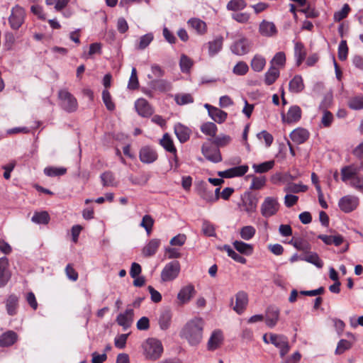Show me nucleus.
Returning a JSON list of instances; mask_svg holds the SVG:
<instances>
[{
	"instance_id": "1",
	"label": "nucleus",
	"mask_w": 363,
	"mask_h": 363,
	"mask_svg": "<svg viewBox=\"0 0 363 363\" xmlns=\"http://www.w3.org/2000/svg\"><path fill=\"white\" fill-rule=\"evenodd\" d=\"M203 320L196 318L189 321L181 332V337L186 339L191 345L199 344L203 337Z\"/></svg>"
},
{
	"instance_id": "2",
	"label": "nucleus",
	"mask_w": 363,
	"mask_h": 363,
	"mask_svg": "<svg viewBox=\"0 0 363 363\" xmlns=\"http://www.w3.org/2000/svg\"><path fill=\"white\" fill-rule=\"evenodd\" d=\"M144 354L147 359L156 360L159 359L162 352V342L155 338H149L143 344Z\"/></svg>"
},
{
	"instance_id": "3",
	"label": "nucleus",
	"mask_w": 363,
	"mask_h": 363,
	"mask_svg": "<svg viewBox=\"0 0 363 363\" xmlns=\"http://www.w3.org/2000/svg\"><path fill=\"white\" fill-rule=\"evenodd\" d=\"M58 98L60 101V106L65 111L74 112L78 107L76 98L66 89L60 90Z\"/></svg>"
},
{
	"instance_id": "4",
	"label": "nucleus",
	"mask_w": 363,
	"mask_h": 363,
	"mask_svg": "<svg viewBox=\"0 0 363 363\" xmlns=\"http://www.w3.org/2000/svg\"><path fill=\"white\" fill-rule=\"evenodd\" d=\"M280 205L275 197L267 196L260 206V212L263 217L269 218L277 214L279 210Z\"/></svg>"
},
{
	"instance_id": "5",
	"label": "nucleus",
	"mask_w": 363,
	"mask_h": 363,
	"mask_svg": "<svg viewBox=\"0 0 363 363\" xmlns=\"http://www.w3.org/2000/svg\"><path fill=\"white\" fill-rule=\"evenodd\" d=\"M181 269L178 261H172L167 263L161 272V281L163 282L172 281L179 274Z\"/></svg>"
},
{
	"instance_id": "6",
	"label": "nucleus",
	"mask_w": 363,
	"mask_h": 363,
	"mask_svg": "<svg viewBox=\"0 0 363 363\" xmlns=\"http://www.w3.org/2000/svg\"><path fill=\"white\" fill-rule=\"evenodd\" d=\"M258 199L250 192H245L241 196V202L238 204L241 210L250 214L256 211Z\"/></svg>"
},
{
	"instance_id": "7",
	"label": "nucleus",
	"mask_w": 363,
	"mask_h": 363,
	"mask_svg": "<svg viewBox=\"0 0 363 363\" xmlns=\"http://www.w3.org/2000/svg\"><path fill=\"white\" fill-rule=\"evenodd\" d=\"M270 343L280 350V354L284 357L289 351V345L286 337L281 335L269 333Z\"/></svg>"
},
{
	"instance_id": "8",
	"label": "nucleus",
	"mask_w": 363,
	"mask_h": 363,
	"mask_svg": "<svg viewBox=\"0 0 363 363\" xmlns=\"http://www.w3.org/2000/svg\"><path fill=\"white\" fill-rule=\"evenodd\" d=\"M340 208L345 213H350L359 205V199L355 196L347 195L341 198L338 203Z\"/></svg>"
},
{
	"instance_id": "9",
	"label": "nucleus",
	"mask_w": 363,
	"mask_h": 363,
	"mask_svg": "<svg viewBox=\"0 0 363 363\" xmlns=\"http://www.w3.org/2000/svg\"><path fill=\"white\" fill-rule=\"evenodd\" d=\"M25 11L23 8L16 6L13 8L9 17V23L12 28L18 29L23 23Z\"/></svg>"
},
{
	"instance_id": "10",
	"label": "nucleus",
	"mask_w": 363,
	"mask_h": 363,
	"mask_svg": "<svg viewBox=\"0 0 363 363\" xmlns=\"http://www.w3.org/2000/svg\"><path fill=\"white\" fill-rule=\"evenodd\" d=\"M134 311L131 308H127L125 312L121 313L116 317V323L124 330L128 329L133 323Z\"/></svg>"
},
{
	"instance_id": "11",
	"label": "nucleus",
	"mask_w": 363,
	"mask_h": 363,
	"mask_svg": "<svg viewBox=\"0 0 363 363\" xmlns=\"http://www.w3.org/2000/svg\"><path fill=\"white\" fill-rule=\"evenodd\" d=\"M140 160L145 164H150L157 159L155 150L150 146L143 147L139 152Z\"/></svg>"
},
{
	"instance_id": "12",
	"label": "nucleus",
	"mask_w": 363,
	"mask_h": 363,
	"mask_svg": "<svg viewBox=\"0 0 363 363\" xmlns=\"http://www.w3.org/2000/svg\"><path fill=\"white\" fill-rule=\"evenodd\" d=\"M248 170L247 165H241L218 172V175L222 178H231L243 176Z\"/></svg>"
},
{
	"instance_id": "13",
	"label": "nucleus",
	"mask_w": 363,
	"mask_h": 363,
	"mask_svg": "<svg viewBox=\"0 0 363 363\" xmlns=\"http://www.w3.org/2000/svg\"><path fill=\"white\" fill-rule=\"evenodd\" d=\"M135 108L138 113L143 117H149L153 113V109L147 100L140 98L135 103Z\"/></svg>"
},
{
	"instance_id": "14",
	"label": "nucleus",
	"mask_w": 363,
	"mask_h": 363,
	"mask_svg": "<svg viewBox=\"0 0 363 363\" xmlns=\"http://www.w3.org/2000/svg\"><path fill=\"white\" fill-rule=\"evenodd\" d=\"M195 294L196 291L194 286L192 284H189L180 289L177 294V298L180 304H184L188 303Z\"/></svg>"
},
{
	"instance_id": "15",
	"label": "nucleus",
	"mask_w": 363,
	"mask_h": 363,
	"mask_svg": "<svg viewBox=\"0 0 363 363\" xmlns=\"http://www.w3.org/2000/svg\"><path fill=\"white\" fill-rule=\"evenodd\" d=\"M248 303L247 294L241 291L235 295V305L233 307V310L238 314H241Z\"/></svg>"
},
{
	"instance_id": "16",
	"label": "nucleus",
	"mask_w": 363,
	"mask_h": 363,
	"mask_svg": "<svg viewBox=\"0 0 363 363\" xmlns=\"http://www.w3.org/2000/svg\"><path fill=\"white\" fill-rule=\"evenodd\" d=\"M201 152L204 157L209 161L213 162H219L222 160V157L219 150L203 145Z\"/></svg>"
},
{
	"instance_id": "17",
	"label": "nucleus",
	"mask_w": 363,
	"mask_h": 363,
	"mask_svg": "<svg viewBox=\"0 0 363 363\" xmlns=\"http://www.w3.org/2000/svg\"><path fill=\"white\" fill-rule=\"evenodd\" d=\"M205 108L208 110L209 116L212 119L219 123H223L227 118V113L216 107H213L208 104H205Z\"/></svg>"
},
{
	"instance_id": "18",
	"label": "nucleus",
	"mask_w": 363,
	"mask_h": 363,
	"mask_svg": "<svg viewBox=\"0 0 363 363\" xmlns=\"http://www.w3.org/2000/svg\"><path fill=\"white\" fill-rule=\"evenodd\" d=\"M250 45L246 38H242L236 41L231 47L233 53L238 55H243L249 52Z\"/></svg>"
},
{
	"instance_id": "19",
	"label": "nucleus",
	"mask_w": 363,
	"mask_h": 363,
	"mask_svg": "<svg viewBox=\"0 0 363 363\" xmlns=\"http://www.w3.org/2000/svg\"><path fill=\"white\" fill-rule=\"evenodd\" d=\"M301 117V110L299 106H291L287 112L286 116H282L284 122L291 123L297 122Z\"/></svg>"
},
{
	"instance_id": "20",
	"label": "nucleus",
	"mask_w": 363,
	"mask_h": 363,
	"mask_svg": "<svg viewBox=\"0 0 363 363\" xmlns=\"http://www.w3.org/2000/svg\"><path fill=\"white\" fill-rule=\"evenodd\" d=\"M223 341V333L220 330H215L208 341V349L215 350L220 347Z\"/></svg>"
},
{
	"instance_id": "21",
	"label": "nucleus",
	"mask_w": 363,
	"mask_h": 363,
	"mask_svg": "<svg viewBox=\"0 0 363 363\" xmlns=\"http://www.w3.org/2000/svg\"><path fill=\"white\" fill-rule=\"evenodd\" d=\"M308 137L309 133L308 130L302 128L294 130L290 134L291 139L296 144L303 143Z\"/></svg>"
},
{
	"instance_id": "22",
	"label": "nucleus",
	"mask_w": 363,
	"mask_h": 363,
	"mask_svg": "<svg viewBox=\"0 0 363 363\" xmlns=\"http://www.w3.org/2000/svg\"><path fill=\"white\" fill-rule=\"evenodd\" d=\"M188 25L194 29L199 35H203L207 31L206 23L197 18H190L188 22Z\"/></svg>"
},
{
	"instance_id": "23",
	"label": "nucleus",
	"mask_w": 363,
	"mask_h": 363,
	"mask_svg": "<svg viewBox=\"0 0 363 363\" xmlns=\"http://www.w3.org/2000/svg\"><path fill=\"white\" fill-rule=\"evenodd\" d=\"M8 264L9 262L6 257L0 259V287L5 286L10 279V274L7 270Z\"/></svg>"
},
{
	"instance_id": "24",
	"label": "nucleus",
	"mask_w": 363,
	"mask_h": 363,
	"mask_svg": "<svg viewBox=\"0 0 363 363\" xmlns=\"http://www.w3.org/2000/svg\"><path fill=\"white\" fill-rule=\"evenodd\" d=\"M17 334L12 330H9L0 336V346L9 347L13 345L17 341Z\"/></svg>"
},
{
	"instance_id": "25",
	"label": "nucleus",
	"mask_w": 363,
	"mask_h": 363,
	"mask_svg": "<svg viewBox=\"0 0 363 363\" xmlns=\"http://www.w3.org/2000/svg\"><path fill=\"white\" fill-rule=\"evenodd\" d=\"M259 31L262 35L269 37L277 33V28L272 22L264 20L259 24Z\"/></svg>"
},
{
	"instance_id": "26",
	"label": "nucleus",
	"mask_w": 363,
	"mask_h": 363,
	"mask_svg": "<svg viewBox=\"0 0 363 363\" xmlns=\"http://www.w3.org/2000/svg\"><path fill=\"white\" fill-rule=\"evenodd\" d=\"M160 144L167 151L174 154V161L177 164V167L178 166V164H177L178 158L176 155L177 150L174 145L172 140L171 139L170 136L167 133H165L163 135L162 138L160 140Z\"/></svg>"
},
{
	"instance_id": "27",
	"label": "nucleus",
	"mask_w": 363,
	"mask_h": 363,
	"mask_svg": "<svg viewBox=\"0 0 363 363\" xmlns=\"http://www.w3.org/2000/svg\"><path fill=\"white\" fill-rule=\"evenodd\" d=\"M279 316V311L277 308H268L266 312V324L270 328L274 327L278 321Z\"/></svg>"
},
{
	"instance_id": "28",
	"label": "nucleus",
	"mask_w": 363,
	"mask_h": 363,
	"mask_svg": "<svg viewBox=\"0 0 363 363\" xmlns=\"http://www.w3.org/2000/svg\"><path fill=\"white\" fill-rule=\"evenodd\" d=\"M174 133L181 143H185L189 139L191 130L189 128L178 123L174 127Z\"/></svg>"
},
{
	"instance_id": "29",
	"label": "nucleus",
	"mask_w": 363,
	"mask_h": 363,
	"mask_svg": "<svg viewBox=\"0 0 363 363\" xmlns=\"http://www.w3.org/2000/svg\"><path fill=\"white\" fill-rule=\"evenodd\" d=\"M319 239L322 240V241L326 245H334L335 246H340L345 240L344 238L339 234L330 235H319Z\"/></svg>"
},
{
	"instance_id": "30",
	"label": "nucleus",
	"mask_w": 363,
	"mask_h": 363,
	"mask_svg": "<svg viewBox=\"0 0 363 363\" xmlns=\"http://www.w3.org/2000/svg\"><path fill=\"white\" fill-rule=\"evenodd\" d=\"M199 194L200 196L208 203H213L216 201V197L213 196V191L208 189V185L205 182L201 183V186L199 189Z\"/></svg>"
},
{
	"instance_id": "31",
	"label": "nucleus",
	"mask_w": 363,
	"mask_h": 363,
	"mask_svg": "<svg viewBox=\"0 0 363 363\" xmlns=\"http://www.w3.org/2000/svg\"><path fill=\"white\" fill-rule=\"evenodd\" d=\"M289 91L291 93H299L304 89L303 79L300 75H296L290 82L289 84Z\"/></svg>"
},
{
	"instance_id": "32",
	"label": "nucleus",
	"mask_w": 363,
	"mask_h": 363,
	"mask_svg": "<svg viewBox=\"0 0 363 363\" xmlns=\"http://www.w3.org/2000/svg\"><path fill=\"white\" fill-rule=\"evenodd\" d=\"M160 241L158 239H152L150 242L143 247V254L145 257H150L154 255L159 246Z\"/></svg>"
},
{
	"instance_id": "33",
	"label": "nucleus",
	"mask_w": 363,
	"mask_h": 363,
	"mask_svg": "<svg viewBox=\"0 0 363 363\" xmlns=\"http://www.w3.org/2000/svg\"><path fill=\"white\" fill-rule=\"evenodd\" d=\"M294 56L296 59L297 66H300L306 56V51L303 45L300 42H296L294 45Z\"/></svg>"
},
{
	"instance_id": "34",
	"label": "nucleus",
	"mask_w": 363,
	"mask_h": 363,
	"mask_svg": "<svg viewBox=\"0 0 363 363\" xmlns=\"http://www.w3.org/2000/svg\"><path fill=\"white\" fill-rule=\"evenodd\" d=\"M233 247L240 253L250 255L253 252V247L250 244L245 243L242 241L235 240L233 243Z\"/></svg>"
},
{
	"instance_id": "35",
	"label": "nucleus",
	"mask_w": 363,
	"mask_h": 363,
	"mask_svg": "<svg viewBox=\"0 0 363 363\" xmlns=\"http://www.w3.org/2000/svg\"><path fill=\"white\" fill-rule=\"evenodd\" d=\"M223 38L221 36L217 37L213 41L208 43L209 55L213 56L218 53L222 48Z\"/></svg>"
},
{
	"instance_id": "36",
	"label": "nucleus",
	"mask_w": 363,
	"mask_h": 363,
	"mask_svg": "<svg viewBox=\"0 0 363 363\" xmlns=\"http://www.w3.org/2000/svg\"><path fill=\"white\" fill-rule=\"evenodd\" d=\"M358 169L353 166L345 167L341 170L342 179L344 182L352 180L357 174Z\"/></svg>"
},
{
	"instance_id": "37",
	"label": "nucleus",
	"mask_w": 363,
	"mask_h": 363,
	"mask_svg": "<svg viewBox=\"0 0 363 363\" xmlns=\"http://www.w3.org/2000/svg\"><path fill=\"white\" fill-rule=\"evenodd\" d=\"M279 76V70L274 66H271L265 74L264 82L267 85H271L275 82Z\"/></svg>"
},
{
	"instance_id": "38",
	"label": "nucleus",
	"mask_w": 363,
	"mask_h": 363,
	"mask_svg": "<svg viewBox=\"0 0 363 363\" xmlns=\"http://www.w3.org/2000/svg\"><path fill=\"white\" fill-rule=\"evenodd\" d=\"M154 36L151 33H147L143 36H141L139 39L138 43L135 45V48L137 50H144L145 49L153 40Z\"/></svg>"
},
{
	"instance_id": "39",
	"label": "nucleus",
	"mask_w": 363,
	"mask_h": 363,
	"mask_svg": "<svg viewBox=\"0 0 363 363\" xmlns=\"http://www.w3.org/2000/svg\"><path fill=\"white\" fill-rule=\"evenodd\" d=\"M274 166V161L270 160L261 164H253L252 168L256 173H264L272 169Z\"/></svg>"
},
{
	"instance_id": "40",
	"label": "nucleus",
	"mask_w": 363,
	"mask_h": 363,
	"mask_svg": "<svg viewBox=\"0 0 363 363\" xmlns=\"http://www.w3.org/2000/svg\"><path fill=\"white\" fill-rule=\"evenodd\" d=\"M152 86L155 89L160 91H168L172 89L171 83L164 79L153 80Z\"/></svg>"
},
{
	"instance_id": "41",
	"label": "nucleus",
	"mask_w": 363,
	"mask_h": 363,
	"mask_svg": "<svg viewBox=\"0 0 363 363\" xmlns=\"http://www.w3.org/2000/svg\"><path fill=\"white\" fill-rule=\"evenodd\" d=\"M266 65L265 59L260 55H255L251 62L252 69L255 72L262 71Z\"/></svg>"
},
{
	"instance_id": "42",
	"label": "nucleus",
	"mask_w": 363,
	"mask_h": 363,
	"mask_svg": "<svg viewBox=\"0 0 363 363\" xmlns=\"http://www.w3.org/2000/svg\"><path fill=\"white\" fill-rule=\"evenodd\" d=\"M18 305V298L14 295H11L6 301V310L10 315H13L16 313Z\"/></svg>"
},
{
	"instance_id": "43",
	"label": "nucleus",
	"mask_w": 363,
	"mask_h": 363,
	"mask_svg": "<svg viewBox=\"0 0 363 363\" xmlns=\"http://www.w3.org/2000/svg\"><path fill=\"white\" fill-rule=\"evenodd\" d=\"M31 220L35 223L48 224L50 220V216L46 211L36 212L33 216Z\"/></svg>"
},
{
	"instance_id": "44",
	"label": "nucleus",
	"mask_w": 363,
	"mask_h": 363,
	"mask_svg": "<svg viewBox=\"0 0 363 363\" xmlns=\"http://www.w3.org/2000/svg\"><path fill=\"white\" fill-rule=\"evenodd\" d=\"M66 172L67 169L65 167H48L44 169V173L48 177L61 176Z\"/></svg>"
},
{
	"instance_id": "45",
	"label": "nucleus",
	"mask_w": 363,
	"mask_h": 363,
	"mask_svg": "<svg viewBox=\"0 0 363 363\" xmlns=\"http://www.w3.org/2000/svg\"><path fill=\"white\" fill-rule=\"evenodd\" d=\"M201 130L207 135L215 137L217 131V127L215 123L212 122H207L201 125Z\"/></svg>"
},
{
	"instance_id": "46",
	"label": "nucleus",
	"mask_w": 363,
	"mask_h": 363,
	"mask_svg": "<svg viewBox=\"0 0 363 363\" xmlns=\"http://www.w3.org/2000/svg\"><path fill=\"white\" fill-rule=\"evenodd\" d=\"M255 228L251 225H246L240 229V237L245 240H249L255 235Z\"/></svg>"
},
{
	"instance_id": "47",
	"label": "nucleus",
	"mask_w": 363,
	"mask_h": 363,
	"mask_svg": "<svg viewBox=\"0 0 363 363\" xmlns=\"http://www.w3.org/2000/svg\"><path fill=\"white\" fill-rule=\"evenodd\" d=\"M101 179L104 186H114L117 185L114 176L111 172H106L101 175Z\"/></svg>"
},
{
	"instance_id": "48",
	"label": "nucleus",
	"mask_w": 363,
	"mask_h": 363,
	"mask_svg": "<svg viewBox=\"0 0 363 363\" xmlns=\"http://www.w3.org/2000/svg\"><path fill=\"white\" fill-rule=\"evenodd\" d=\"M247 6L244 0H230L227 4V9L229 11L242 10Z\"/></svg>"
},
{
	"instance_id": "49",
	"label": "nucleus",
	"mask_w": 363,
	"mask_h": 363,
	"mask_svg": "<svg viewBox=\"0 0 363 363\" xmlns=\"http://www.w3.org/2000/svg\"><path fill=\"white\" fill-rule=\"evenodd\" d=\"M223 250L227 252L228 255L233 258L235 261L241 264L246 263V259L235 252L229 245H224Z\"/></svg>"
},
{
	"instance_id": "50",
	"label": "nucleus",
	"mask_w": 363,
	"mask_h": 363,
	"mask_svg": "<svg viewBox=\"0 0 363 363\" xmlns=\"http://www.w3.org/2000/svg\"><path fill=\"white\" fill-rule=\"evenodd\" d=\"M193 65V61L188 56L182 55L179 66L182 72H189Z\"/></svg>"
},
{
	"instance_id": "51",
	"label": "nucleus",
	"mask_w": 363,
	"mask_h": 363,
	"mask_svg": "<svg viewBox=\"0 0 363 363\" xmlns=\"http://www.w3.org/2000/svg\"><path fill=\"white\" fill-rule=\"evenodd\" d=\"M308 189L307 186L301 184H289L284 189V191L288 193H299L304 192Z\"/></svg>"
},
{
	"instance_id": "52",
	"label": "nucleus",
	"mask_w": 363,
	"mask_h": 363,
	"mask_svg": "<svg viewBox=\"0 0 363 363\" xmlns=\"http://www.w3.org/2000/svg\"><path fill=\"white\" fill-rule=\"evenodd\" d=\"M348 106L354 110L363 108V95L357 96L351 98L348 101Z\"/></svg>"
},
{
	"instance_id": "53",
	"label": "nucleus",
	"mask_w": 363,
	"mask_h": 363,
	"mask_svg": "<svg viewBox=\"0 0 363 363\" xmlns=\"http://www.w3.org/2000/svg\"><path fill=\"white\" fill-rule=\"evenodd\" d=\"M103 101L108 111H113L115 109V104L112 101L111 96L108 89H104L102 92Z\"/></svg>"
},
{
	"instance_id": "54",
	"label": "nucleus",
	"mask_w": 363,
	"mask_h": 363,
	"mask_svg": "<svg viewBox=\"0 0 363 363\" xmlns=\"http://www.w3.org/2000/svg\"><path fill=\"white\" fill-rule=\"evenodd\" d=\"M171 321V313L169 311L163 312L159 318V324L162 330L168 328Z\"/></svg>"
},
{
	"instance_id": "55",
	"label": "nucleus",
	"mask_w": 363,
	"mask_h": 363,
	"mask_svg": "<svg viewBox=\"0 0 363 363\" xmlns=\"http://www.w3.org/2000/svg\"><path fill=\"white\" fill-rule=\"evenodd\" d=\"M348 54V47L347 45V41L343 40H342L338 47V58L341 61H344L347 59Z\"/></svg>"
},
{
	"instance_id": "56",
	"label": "nucleus",
	"mask_w": 363,
	"mask_h": 363,
	"mask_svg": "<svg viewBox=\"0 0 363 363\" xmlns=\"http://www.w3.org/2000/svg\"><path fill=\"white\" fill-rule=\"evenodd\" d=\"M139 86V82L137 76V71L135 67L131 70L130 77L129 79L128 87L130 89H136Z\"/></svg>"
},
{
	"instance_id": "57",
	"label": "nucleus",
	"mask_w": 363,
	"mask_h": 363,
	"mask_svg": "<svg viewBox=\"0 0 363 363\" xmlns=\"http://www.w3.org/2000/svg\"><path fill=\"white\" fill-rule=\"evenodd\" d=\"M286 62V56L284 52H277L271 61L272 66L279 65L284 67Z\"/></svg>"
},
{
	"instance_id": "58",
	"label": "nucleus",
	"mask_w": 363,
	"mask_h": 363,
	"mask_svg": "<svg viewBox=\"0 0 363 363\" xmlns=\"http://www.w3.org/2000/svg\"><path fill=\"white\" fill-rule=\"evenodd\" d=\"M333 119L334 117L333 113L327 110H325L321 118V125L325 128L330 127L333 121Z\"/></svg>"
},
{
	"instance_id": "59",
	"label": "nucleus",
	"mask_w": 363,
	"mask_h": 363,
	"mask_svg": "<svg viewBox=\"0 0 363 363\" xmlns=\"http://www.w3.org/2000/svg\"><path fill=\"white\" fill-rule=\"evenodd\" d=\"M154 224V220L149 215H145L143 216L142 219V222L140 223V225L144 228L147 233L149 234L150 231L152 230V228Z\"/></svg>"
},
{
	"instance_id": "60",
	"label": "nucleus",
	"mask_w": 363,
	"mask_h": 363,
	"mask_svg": "<svg viewBox=\"0 0 363 363\" xmlns=\"http://www.w3.org/2000/svg\"><path fill=\"white\" fill-rule=\"evenodd\" d=\"M175 101L179 105H184L190 104L194 101L193 97L189 94H184L181 95H177L175 96Z\"/></svg>"
},
{
	"instance_id": "61",
	"label": "nucleus",
	"mask_w": 363,
	"mask_h": 363,
	"mask_svg": "<svg viewBox=\"0 0 363 363\" xmlns=\"http://www.w3.org/2000/svg\"><path fill=\"white\" fill-rule=\"evenodd\" d=\"M202 232L206 236H215V228L213 224L208 221H203L202 225Z\"/></svg>"
},
{
	"instance_id": "62",
	"label": "nucleus",
	"mask_w": 363,
	"mask_h": 363,
	"mask_svg": "<svg viewBox=\"0 0 363 363\" xmlns=\"http://www.w3.org/2000/svg\"><path fill=\"white\" fill-rule=\"evenodd\" d=\"M351 343L347 340H341L337 346L335 353L337 354H342L346 350H349L351 347Z\"/></svg>"
},
{
	"instance_id": "63",
	"label": "nucleus",
	"mask_w": 363,
	"mask_h": 363,
	"mask_svg": "<svg viewBox=\"0 0 363 363\" xmlns=\"http://www.w3.org/2000/svg\"><path fill=\"white\" fill-rule=\"evenodd\" d=\"M232 18L238 23H247L249 22L250 15L248 13H235L232 15Z\"/></svg>"
},
{
	"instance_id": "64",
	"label": "nucleus",
	"mask_w": 363,
	"mask_h": 363,
	"mask_svg": "<svg viewBox=\"0 0 363 363\" xmlns=\"http://www.w3.org/2000/svg\"><path fill=\"white\" fill-rule=\"evenodd\" d=\"M249 69L248 65L244 62H238L233 68V72L238 75L245 74Z\"/></svg>"
}]
</instances>
